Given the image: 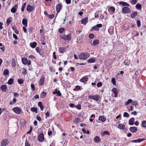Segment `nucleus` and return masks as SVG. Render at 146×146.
I'll return each instance as SVG.
<instances>
[{
    "label": "nucleus",
    "instance_id": "obj_52",
    "mask_svg": "<svg viewBox=\"0 0 146 146\" xmlns=\"http://www.w3.org/2000/svg\"><path fill=\"white\" fill-rule=\"evenodd\" d=\"M54 14H52L49 15V18L50 19H52L54 18Z\"/></svg>",
    "mask_w": 146,
    "mask_h": 146
},
{
    "label": "nucleus",
    "instance_id": "obj_43",
    "mask_svg": "<svg viewBox=\"0 0 146 146\" xmlns=\"http://www.w3.org/2000/svg\"><path fill=\"white\" fill-rule=\"evenodd\" d=\"M89 37L90 39L93 38L94 37V35L93 34H90L89 35Z\"/></svg>",
    "mask_w": 146,
    "mask_h": 146
},
{
    "label": "nucleus",
    "instance_id": "obj_22",
    "mask_svg": "<svg viewBox=\"0 0 146 146\" xmlns=\"http://www.w3.org/2000/svg\"><path fill=\"white\" fill-rule=\"evenodd\" d=\"M94 140L95 142L98 143L100 141L101 139L99 137L96 136L94 138Z\"/></svg>",
    "mask_w": 146,
    "mask_h": 146
},
{
    "label": "nucleus",
    "instance_id": "obj_10",
    "mask_svg": "<svg viewBox=\"0 0 146 146\" xmlns=\"http://www.w3.org/2000/svg\"><path fill=\"white\" fill-rule=\"evenodd\" d=\"M145 138H143L142 139H137L134 140L132 141V142L133 143H140L141 141H145Z\"/></svg>",
    "mask_w": 146,
    "mask_h": 146
},
{
    "label": "nucleus",
    "instance_id": "obj_44",
    "mask_svg": "<svg viewBox=\"0 0 146 146\" xmlns=\"http://www.w3.org/2000/svg\"><path fill=\"white\" fill-rule=\"evenodd\" d=\"M111 82L113 85H115L116 84V81L114 78H113L111 79Z\"/></svg>",
    "mask_w": 146,
    "mask_h": 146
},
{
    "label": "nucleus",
    "instance_id": "obj_34",
    "mask_svg": "<svg viewBox=\"0 0 146 146\" xmlns=\"http://www.w3.org/2000/svg\"><path fill=\"white\" fill-rule=\"evenodd\" d=\"M13 82V80L12 78L10 79L8 81V83L9 84L11 85Z\"/></svg>",
    "mask_w": 146,
    "mask_h": 146
},
{
    "label": "nucleus",
    "instance_id": "obj_57",
    "mask_svg": "<svg viewBox=\"0 0 146 146\" xmlns=\"http://www.w3.org/2000/svg\"><path fill=\"white\" fill-rule=\"evenodd\" d=\"M128 60H125L124 61V64L126 66H127L128 65Z\"/></svg>",
    "mask_w": 146,
    "mask_h": 146
},
{
    "label": "nucleus",
    "instance_id": "obj_55",
    "mask_svg": "<svg viewBox=\"0 0 146 146\" xmlns=\"http://www.w3.org/2000/svg\"><path fill=\"white\" fill-rule=\"evenodd\" d=\"M25 146H30V144L27 142V140L25 142Z\"/></svg>",
    "mask_w": 146,
    "mask_h": 146
},
{
    "label": "nucleus",
    "instance_id": "obj_17",
    "mask_svg": "<svg viewBox=\"0 0 146 146\" xmlns=\"http://www.w3.org/2000/svg\"><path fill=\"white\" fill-rule=\"evenodd\" d=\"M88 20V18L86 17L82 19L81 21V23L84 25H85L87 22Z\"/></svg>",
    "mask_w": 146,
    "mask_h": 146
},
{
    "label": "nucleus",
    "instance_id": "obj_9",
    "mask_svg": "<svg viewBox=\"0 0 146 146\" xmlns=\"http://www.w3.org/2000/svg\"><path fill=\"white\" fill-rule=\"evenodd\" d=\"M62 7V5L60 4L57 5L56 7V9L57 12L58 13L60 11Z\"/></svg>",
    "mask_w": 146,
    "mask_h": 146
},
{
    "label": "nucleus",
    "instance_id": "obj_1",
    "mask_svg": "<svg viewBox=\"0 0 146 146\" xmlns=\"http://www.w3.org/2000/svg\"><path fill=\"white\" fill-rule=\"evenodd\" d=\"M90 56V54L88 52H83L80 54L79 58L80 59L85 60L88 58Z\"/></svg>",
    "mask_w": 146,
    "mask_h": 146
},
{
    "label": "nucleus",
    "instance_id": "obj_7",
    "mask_svg": "<svg viewBox=\"0 0 146 146\" xmlns=\"http://www.w3.org/2000/svg\"><path fill=\"white\" fill-rule=\"evenodd\" d=\"M13 110L15 113L17 114H19L21 112L20 109L18 107L13 108Z\"/></svg>",
    "mask_w": 146,
    "mask_h": 146
},
{
    "label": "nucleus",
    "instance_id": "obj_3",
    "mask_svg": "<svg viewBox=\"0 0 146 146\" xmlns=\"http://www.w3.org/2000/svg\"><path fill=\"white\" fill-rule=\"evenodd\" d=\"M89 99H93L96 101H98L100 98V96L99 95L89 96L88 97Z\"/></svg>",
    "mask_w": 146,
    "mask_h": 146
},
{
    "label": "nucleus",
    "instance_id": "obj_21",
    "mask_svg": "<svg viewBox=\"0 0 146 146\" xmlns=\"http://www.w3.org/2000/svg\"><path fill=\"white\" fill-rule=\"evenodd\" d=\"M99 119L102 122H105L106 120V118L103 116H100L99 117Z\"/></svg>",
    "mask_w": 146,
    "mask_h": 146
},
{
    "label": "nucleus",
    "instance_id": "obj_5",
    "mask_svg": "<svg viewBox=\"0 0 146 146\" xmlns=\"http://www.w3.org/2000/svg\"><path fill=\"white\" fill-rule=\"evenodd\" d=\"M8 140L7 139H3L1 142V146H6L8 143Z\"/></svg>",
    "mask_w": 146,
    "mask_h": 146
},
{
    "label": "nucleus",
    "instance_id": "obj_6",
    "mask_svg": "<svg viewBox=\"0 0 146 146\" xmlns=\"http://www.w3.org/2000/svg\"><path fill=\"white\" fill-rule=\"evenodd\" d=\"M38 141L40 142H42L44 140V135L43 133H40L38 137Z\"/></svg>",
    "mask_w": 146,
    "mask_h": 146
},
{
    "label": "nucleus",
    "instance_id": "obj_8",
    "mask_svg": "<svg viewBox=\"0 0 146 146\" xmlns=\"http://www.w3.org/2000/svg\"><path fill=\"white\" fill-rule=\"evenodd\" d=\"M122 11L124 13H128L130 12V10L127 7H124L123 8Z\"/></svg>",
    "mask_w": 146,
    "mask_h": 146
},
{
    "label": "nucleus",
    "instance_id": "obj_63",
    "mask_svg": "<svg viewBox=\"0 0 146 146\" xmlns=\"http://www.w3.org/2000/svg\"><path fill=\"white\" fill-rule=\"evenodd\" d=\"M132 102V104L133 105L136 106L137 104V102H136L133 101V102Z\"/></svg>",
    "mask_w": 146,
    "mask_h": 146
},
{
    "label": "nucleus",
    "instance_id": "obj_4",
    "mask_svg": "<svg viewBox=\"0 0 146 146\" xmlns=\"http://www.w3.org/2000/svg\"><path fill=\"white\" fill-rule=\"evenodd\" d=\"M22 61L23 63L25 65L28 64V65H30L31 64V62L29 60L28 61L27 59L26 58H22Z\"/></svg>",
    "mask_w": 146,
    "mask_h": 146
},
{
    "label": "nucleus",
    "instance_id": "obj_51",
    "mask_svg": "<svg viewBox=\"0 0 146 146\" xmlns=\"http://www.w3.org/2000/svg\"><path fill=\"white\" fill-rule=\"evenodd\" d=\"M137 26L138 27H139L141 25L140 21L139 20H138L137 21Z\"/></svg>",
    "mask_w": 146,
    "mask_h": 146
},
{
    "label": "nucleus",
    "instance_id": "obj_33",
    "mask_svg": "<svg viewBox=\"0 0 146 146\" xmlns=\"http://www.w3.org/2000/svg\"><path fill=\"white\" fill-rule=\"evenodd\" d=\"M9 74V71L8 69L5 70L4 71L3 74L5 75H7Z\"/></svg>",
    "mask_w": 146,
    "mask_h": 146
},
{
    "label": "nucleus",
    "instance_id": "obj_36",
    "mask_svg": "<svg viewBox=\"0 0 146 146\" xmlns=\"http://www.w3.org/2000/svg\"><path fill=\"white\" fill-rule=\"evenodd\" d=\"M12 20L10 18H8L7 19L6 21L7 24L9 25L10 23L11 22Z\"/></svg>",
    "mask_w": 146,
    "mask_h": 146
},
{
    "label": "nucleus",
    "instance_id": "obj_30",
    "mask_svg": "<svg viewBox=\"0 0 146 146\" xmlns=\"http://www.w3.org/2000/svg\"><path fill=\"white\" fill-rule=\"evenodd\" d=\"M31 111L33 112H35L36 113H37V108L35 107L32 108L31 109Z\"/></svg>",
    "mask_w": 146,
    "mask_h": 146
},
{
    "label": "nucleus",
    "instance_id": "obj_11",
    "mask_svg": "<svg viewBox=\"0 0 146 146\" xmlns=\"http://www.w3.org/2000/svg\"><path fill=\"white\" fill-rule=\"evenodd\" d=\"M125 125L122 124H119L118 125L117 127L120 129L123 130L125 129Z\"/></svg>",
    "mask_w": 146,
    "mask_h": 146
},
{
    "label": "nucleus",
    "instance_id": "obj_46",
    "mask_svg": "<svg viewBox=\"0 0 146 146\" xmlns=\"http://www.w3.org/2000/svg\"><path fill=\"white\" fill-rule=\"evenodd\" d=\"M110 9L113 12H114L115 10V9L114 7L113 6H111L110 7Z\"/></svg>",
    "mask_w": 146,
    "mask_h": 146
},
{
    "label": "nucleus",
    "instance_id": "obj_27",
    "mask_svg": "<svg viewBox=\"0 0 146 146\" xmlns=\"http://www.w3.org/2000/svg\"><path fill=\"white\" fill-rule=\"evenodd\" d=\"M99 41L98 40H96L93 41V45L94 46L97 45L99 43Z\"/></svg>",
    "mask_w": 146,
    "mask_h": 146
},
{
    "label": "nucleus",
    "instance_id": "obj_23",
    "mask_svg": "<svg viewBox=\"0 0 146 146\" xmlns=\"http://www.w3.org/2000/svg\"><path fill=\"white\" fill-rule=\"evenodd\" d=\"M119 3L122 5L123 6H127V7H129V4L125 2H124L123 1H120L119 2Z\"/></svg>",
    "mask_w": 146,
    "mask_h": 146
},
{
    "label": "nucleus",
    "instance_id": "obj_62",
    "mask_svg": "<svg viewBox=\"0 0 146 146\" xmlns=\"http://www.w3.org/2000/svg\"><path fill=\"white\" fill-rule=\"evenodd\" d=\"M13 36L15 39H17V36L16 34H13Z\"/></svg>",
    "mask_w": 146,
    "mask_h": 146
},
{
    "label": "nucleus",
    "instance_id": "obj_16",
    "mask_svg": "<svg viewBox=\"0 0 146 146\" xmlns=\"http://www.w3.org/2000/svg\"><path fill=\"white\" fill-rule=\"evenodd\" d=\"M33 8L30 5H28L27 7V10L29 12H31L33 10Z\"/></svg>",
    "mask_w": 146,
    "mask_h": 146
},
{
    "label": "nucleus",
    "instance_id": "obj_48",
    "mask_svg": "<svg viewBox=\"0 0 146 146\" xmlns=\"http://www.w3.org/2000/svg\"><path fill=\"white\" fill-rule=\"evenodd\" d=\"M102 85V83L101 82H98L97 84V86L98 87H100Z\"/></svg>",
    "mask_w": 146,
    "mask_h": 146
},
{
    "label": "nucleus",
    "instance_id": "obj_64",
    "mask_svg": "<svg viewBox=\"0 0 146 146\" xmlns=\"http://www.w3.org/2000/svg\"><path fill=\"white\" fill-rule=\"evenodd\" d=\"M137 112L135 111L131 113V114H132L133 115H136L137 114Z\"/></svg>",
    "mask_w": 146,
    "mask_h": 146
},
{
    "label": "nucleus",
    "instance_id": "obj_60",
    "mask_svg": "<svg viewBox=\"0 0 146 146\" xmlns=\"http://www.w3.org/2000/svg\"><path fill=\"white\" fill-rule=\"evenodd\" d=\"M23 30L24 32L25 33H26L27 32V29H26V28L25 27L23 26Z\"/></svg>",
    "mask_w": 146,
    "mask_h": 146
},
{
    "label": "nucleus",
    "instance_id": "obj_28",
    "mask_svg": "<svg viewBox=\"0 0 146 146\" xmlns=\"http://www.w3.org/2000/svg\"><path fill=\"white\" fill-rule=\"evenodd\" d=\"M95 61V59L94 58H91L88 60V62L92 63L94 62Z\"/></svg>",
    "mask_w": 146,
    "mask_h": 146
},
{
    "label": "nucleus",
    "instance_id": "obj_39",
    "mask_svg": "<svg viewBox=\"0 0 146 146\" xmlns=\"http://www.w3.org/2000/svg\"><path fill=\"white\" fill-rule=\"evenodd\" d=\"M142 125L143 127H146V121H143L142 122Z\"/></svg>",
    "mask_w": 146,
    "mask_h": 146
},
{
    "label": "nucleus",
    "instance_id": "obj_12",
    "mask_svg": "<svg viewBox=\"0 0 146 146\" xmlns=\"http://www.w3.org/2000/svg\"><path fill=\"white\" fill-rule=\"evenodd\" d=\"M88 80V78L87 76H85L82 78L80 80V81L84 83H85Z\"/></svg>",
    "mask_w": 146,
    "mask_h": 146
},
{
    "label": "nucleus",
    "instance_id": "obj_47",
    "mask_svg": "<svg viewBox=\"0 0 146 146\" xmlns=\"http://www.w3.org/2000/svg\"><path fill=\"white\" fill-rule=\"evenodd\" d=\"M137 2V0H132L131 1L132 4H135Z\"/></svg>",
    "mask_w": 146,
    "mask_h": 146
},
{
    "label": "nucleus",
    "instance_id": "obj_32",
    "mask_svg": "<svg viewBox=\"0 0 146 146\" xmlns=\"http://www.w3.org/2000/svg\"><path fill=\"white\" fill-rule=\"evenodd\" d=\"M46 92H42L41 94V98H44L46 96Z\"/></svg>",
    "mask_w": 146,
    "mask_h": 146
},
{
    "label": "nucleus",
    "instance_id": "obj_24",
    "mask_svg": "<svg viewBox=\"0 0 146 146\" xmlns=\"http://www.w3.org/2000/svg\"><path fill=\"white\" fill-rule=\"evenodd\" d=\"M38 105L40 108L41 110L42 111L44 109V107L42 105V102H39L38 103Z\"/></svg>",
    "mask_w": 146,
    "mask_h": 146
},
{
    "label": "nucleus",
    "instance_id": "obj_58",
    "mask_svg": "<svg viewBox=\"0 0 146 146\" xmlns=\"http://www.w3.org/2000/svg\"><path fill=\"white\" fill-rule=\"evenodd\" d=\"M96 26L99 29V28L101 27H102V24H98L96 25Z\"/></svg>",
    "mask_w": 146,
    "mask_h": 146
},
{
    "label": "nucleus",
    "instance_id": "obj_29",
    "mask_svg": "<svg viewBox=\"0 0 146 146\" xmlns=\"http://www.w3.org/2000/svg\"><path fill=\"white\" fill-rule=\"evenodd\" d=\"M22 24L23 25L27 26V21L25 19H23L22 20Z\"/></svg>",
    "mask_w": 146,
    "mask_h": 146
},
{
    "label": "nucleus",
    "instance_id": "obj_19",
    "mask_svg": "<svg viewBox=\"0 0 146 146\" xmlns=\"http://www.w3.org/2000/svg\"><path fill=\"white\" fill-rule=\"evenodd\" d=\"M1 89L2 90V91H5L7 89V86L5 85H3L1 86Z\"/></svg>",
    "mask_w": 146,
    "mask_h": 146
},
{
    "label": "nucleus",
    "instance_id": "obj_49",
    "mask_svg": "<svg viewBox=\"0 0 146 146\" xmlns=\"http://www.w3.org/2000/svg\"><path fill=\"white\" fill-rule=\"evenodd\" d=\"M79 121V119L78 118H76L74 120V122L76 123H78Z\"/></svg>",
    "mask_w": 146,
    "mask_h": 146
},
{
    "label": "nucleus",
    "instance_id": "obj_15",
    "mask_svg": "<svg viewBox=\"0 0 146 146\" xmlns=\"http://www.w3.org/2000/svg\"><path fill=\"white\" fill-rule=\"evenodd\" d=\"M65 47H60L59 48V52L61 53H63L66 51Z\"/></svg>",
    "mask_w": 146,
    "mask_h": 146
},
{
    "label": "nucleus",
    "instance_id": "obj_38",
    "mask_svg": "<svg viewBox=\"0 0 146 146\" xmlns=\"http://www.w3.org/2000/svg\"><path fill=\"white\" fill-rule=\"evenodd\" d=\"M36 51L38 53L40 54L41 55V50L38 47H37L35 49Z\"/></svg>",
    "mask_w": 146,
    "mask_h": 146
},
{
    "label": "nucleus",
    "instance_id": "obj_45",
    "mask_svg": "<svg viewBox=\"0 0 146 146\" xmlns=\"http://www.w3.org/2000/svg\"><path fill=\"white\" fill-rule=\"evenodd\" d=\"M18 82L19 84H22L23 83V81L21 79H19L18 80Z\"/></svg>",
    "mask_w": 146,
    "mask_h": 146
},
{
    "label": "nucleus",
    "instance_id": "obj_41",
    "mask_svg": "<svg viewBox=\"0 0 146 146\" xmlns=\"http://www.w3.org/2000/svg\"><path fill=\"white\" fill-rule=\"evenodd\" d=\"M58 31L60 33H62L64 31V29L63 28H60L59 29Z\"/></svg>",
    "mask_w": 146,
    "mask_h": 146
},
{
    "label": "nucleus",
    "instance_id": "obj_37",
    "mask_svg": "<svg viewBox=\"0 0 146 146\" xmlns=\"http://www.w3.org/2000/svg\"><path fill=\"white\" fill-rule=\"evenodd\" d=\"M117 89L116 88H113L112 90V91L114 93V94H115L117 93Z\"/></svg>",
    "mask_w": 146,
    "mask_h": 146
},
{
    "label": "nucleus",
    "instance_id": "obj_61",
    "mask_svg": "<svg viewBox=\"0 0 146 146\" xmlns=\"http://www.w3.org/2000/svg\"><path fill=\"white\" fill-rule=\"evenodd\" d=\"M76 108L78 109H80L81 108V106L80 105H77L76 106Z\"/></svg>",
    "mask_w": 146,
    "mask_h": 146
},
{
    "label": "nucleus",
    "instance_id": "obj_35",
    "mask_svg": "<svg viewBox=\"0 0 146 146\" xmlns=\"http://www.w3.org/2000/svg\"><path fill=\"white\" fill-rule=\"evenodd\" d=\"M135 6L136 8L137 9H141V5L139 3L137 4Z\"/></svg>",
    "mask_w": 146,
    "mask_h": 146
},
{
    "label": "nucleus",
    "instance_id": "obj_40",
    "mask_svg": "<svg viewBox=\"0 0 146 146\" xmlns=\"http://www.w3.org/2000/svg\"><path fill=\"white\" fill-rule=\"evenodd\" d=\"M123 115L125 117H129V114L126 112H125L124 113Z\"/></svg>",
    "mask_w": 146,
    "mask_h": 146
},
{
    "label": "nucleus",
    "instance_id": "obj_20",
    "mask_svg": "<svg viewBox=\"0 0 146 146\" xmlns=\"http://www.w3.org/2000/svg\"><path fill=\"white\" fill-rule=\"evenodd\" d=\"M134 121V118L133 117L131 118L129 121V125H132L133 124V122Z\"/></svg>",
    "mask_w": 146,
    "mask_h": 146
},
{
    "label": "nucleus",
    "instance_id": "obj_13",
    "mask_svg": "<svg viewBox=\"0 0 146 146\" xmlns=\"http://www.w3.org/2000/svg\"><path fill=\"white\" fill-rule=\"evenodd\" d=\"M17 7V5L16 4L15 5H14V6L12 8L11 10V12L13 13H15L16 11Z\"/></svg>",
    "mask_w": 146,
    "mask_h": 146
},
{
    "label": "nucleus",
    "instance_id": "obj_31",
    "mask_svg": "<svg viewBox=\"0 0 146 146\" xmlns=\"http://www.w3.org/2000/svg\"><path fill=\"white\" fill-rule=\"evenodd\" d=\"M137 14V13L136 12H134L131 14V17L132 18H134Z\"/></svg>",
    "mask_w": 146,
    "mask_h": 146
},
{
    "label": "nucleus",
    "instance_id": "obj_56",
    "mask_svg": "<svg viewBox=\"0 0 146 146\" xmlns=\"http://www.w3.org/2000/svg\"><path fill=\"white\" fill-rule=\"evenodd\" d=\"M92 29L95 30H98V27L96 25L93 27Z\"/></svg>",
    "mask_w": 146,
    "mask_h": 146
},
{
    "label": "nucleus",
    "instance_id": "obj_42",
    "mask_svg": "<svg viewBox=\"0 0 146 146\" xmlns=\"http://www.w3.org/2000/svg\"><path fill=\"white\" fill-rule=\"evenodd\" d=\"M132 101V100L131 99H129L126 102V105H128L130 103H131Z\"/></svg>",
    "mask_w": 146,
    "mask_h": 146
},
{
    "label": "nucleus",
    "instance_id": "obj_26",
    "mask_svg": "<svg viewBox=\"0 0 146 146\" xmlns=\"http://www.w3.org/2000/svg\"><path fill=\"white\" fill-rule=\"evenodd\" d=\"M11 65L13 67H15L16 66V61L13 58H12V60L11 61Z\"/></svg>",
    "mask_w": 146,
    "mask_h": 146
},
{
    "label": "nucleus",
    "instance_id": "obj_18",
    "mask_svg": "<svg viewBox=\"0 0 146 146\" xmlns=\"http://www.w3.org/2000/svg\"><path fill=\"white\" fill-rule=\"evenodd\" d=\"M30 45L33 48H35L37 45V43L36 42H33L30 43Z\"/></svg>",
    "mask_w": 146,
    "mask_h": 146
},
{
    "label": "nucleus",
    "instance_id": "obj_54",
    "mask_svg": "<svg viewBox=\"0 0 146 146\" xmlns=\"http://www.w3.org/2000/svg\"><path fill=\"white\" fill-rule=\"evenodd\" d=\"M98 13L96 12L95 13V17L96 18H98L99 17V14H98Z\"/></svg>",
    "mask_w": 146,
    "mask_h": 146
},
{
    "label": "nucleus",
    "instance_id": "obj_59",
    "mask_svg": "<svg viewBox=\"0 0 146 146\" xmlns=\"http://www.w3.org/2000/svg\"><path fill=\"white\" fill-rule=\"evenodd\" d=\"M56 94L59 96H60L61 95V94L59 90H58V91L57 92H56Z\"/></svg>",
    "mask_w": 146,
    "mask_h": 146
},
{
    "label": "nucleus",
    "instance_id": "obj_14",
    "mask_svg": "<svg viewBox=\"0 0 146 146\" xmlns=\"http://www.w3.org/2000/svg\"><path fill=\"white\" fill-rule=\"evenodd\" d=\"M44 78L43 77H41L39 81V85L41 86L42 85L44 82Z\"/></svg>",
    "mask_w": 146,
    "mask_h": 146
},
{
    "label": "nucleus",
    "instance_id": "obj_50",
    "mask_svg": "<svg viewBox=\"0 0 146 146\" xmlns=\"http://www.w3.org/2000/svg\"><path fill=\"white\" fill-rule=\"evenodd\" d=\"M31 88L33 91L35 90V87L34 85L33 84H31Z\"/></svg>",
    "mask_w": 146,
    "mask_h": 146
},
{
    "label": "nucleus",
    "instance_id": "obj_25",
    "mask_svg": "<svg viewBox=\"0 0 146 146\" xmlns=\"http://www.w3.org/2000/svg\"><path fill=\"white\" fill-rule=\"evenodd\" d=\"M130 130L132 133L135 132L137 130V128L135 127H131L130 128Z\"/></svg>",
    "mask_w": 146,
    "mask_h": 146
},
{
    "label": "nucleus",
    "instance_id": "obj_53",
    "mask_svg": "<svg viewBox=\"0 0 146 146\" xmlns=\"http://www.w3.org/2000/svg\"><path fill=\"white\" fill-rule=\"evenodd\" d=\"M77 89V90H80V86H76V88H74V89L73 90L74 91H76L77 89Z\"/></svg>",
    "mask_w": 146,
    "mask_h": 146
},
{
    "label": "nucleus",
    "instance_id": "obj_2",
    "mask_svg": "<svg viewBox=\"0 0 146 146\" xmlns=\"http://www.w3.org/2000/svg\"><path fill=\"white\" fill-rule=\"evenodd\" d=\"M71 35L69 34L66 36L65 34H63L61 35V38L65 40H70L71 39Z\"/></svg>",
    "mask_w": 146,
    "mask_h": 146
}]
</instances>
